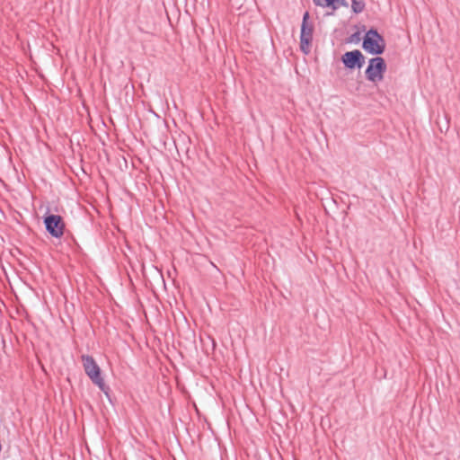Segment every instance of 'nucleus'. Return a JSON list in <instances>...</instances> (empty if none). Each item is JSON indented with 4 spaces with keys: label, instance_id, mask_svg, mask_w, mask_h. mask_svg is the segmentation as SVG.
Returning a JSON list of instances; mask_svg holds the SVG:
<instances>
[{
    "label": "nucleus",
    "instance_id": "obj_1",
    "mask_svg": "<svg viewBox=\"0 0 460 460\" xmlns=\"http://www.w3.org/2000/svg\"><path fill=\"white\" fill-rule=\"evenodd\" d=\"M81 359L85 374L91 381L103 392L106 397L111 401L110 392L111 388L105 384L102 376L101 367L96 363L93 356L82 355Z\"/></svg>",
    "mask_w": 460,
    "mask_h": 460
},
{
    "label": "nucleus",
    "instance_id": "obj_2",
    "mask_svg": "<svg viewBox=\"0 0 460 460\" xmlns=\"http://www.w3.org/2000/svg\"><path fill=\"white\" fill-rule=\"evenodd\" d=\"M362 49L368 54L379 56L385 50V40L376 28H370L363 38Z\"/></svg>",
    "mask_w": 460,
    "mask_h": 460
},
{
    "label": "nucleus",
    "instance_id": "obj_3",
    "mask_svg": "<svg viewBox=\"0 0 460 460\" xmlns=\"http://www.w3.org/2000/svg\"><path fill=\"white\" fill-rule=\"evenodd\" d=\"M386 69L385 60L382 57L376 56L368 60V65L365 70L366 79L372 83L381 82Z\"/></svg>",
    "mask_w": 460,
    "mask_h": 460
},
{
    "label": "nucleus",
    "instance_id": "obj_4",
    "mask_svg": "<svg viewBox=\"0 0 460 460\" xmlns=\"http://www.w3.org/2000/svg\"><path fill=\"white\" fill-rule=\"evenodd\" d=\"M314 30V23L310 22V14L309 12L306 11L303 14L300 30V49L305 55L309 54L311 51Z\"/></svg>",
    "mask_w": 460,
    "mask_h": 460
},
{
    "label": "nucleus",
    "instance_id": "obj_5",
    "mask_svg": "<svg viewBox=\"0 0 460 460\" xmlns=\"http://www.w3.org/2000/svg\"><path fill=\"white\" fill-rule=\"evenodd\" d=\"M42 219L45 229L51 237L58 239L64 235L66 224L60 215L50 214L48 210Z\"/></svg>",
    "mask_w": 460,
    "mask_h": 460
},
{
    "label": "nucleus",
    "instance_id": "obj_6",
    "mask_svg": "<svg viewBox=\"0 0 460 460\" xmlns=\"http://www.w3.org/2000/svg\"><path fill=\"white\" fill-rule=\"evenodd\" d=\"M341 60L346 69H360L366 62V58L358 49L345 52Z\"/></svg>",
    "mask_w": 460,
    "mask_h": 460
},
{
    "label": "nucleus",
    "instance_id": "obj_7",
    "mask_svg": "<svg viewBox=\"0 0 460 460\" xmlns=\"http://www.w3.org/2000/svg\"><path fill=\"white\" fill-rule=\"evenodd\" d=\"M314 4L321 7H331L332 10L338 9V0H313Z\"/></svg>",
    "mask_w": 460,
    "mask_h": 460
},
{
    "label": "nucleus",
    "instance_id": "obj_8",
    "mask_svg": "<svg viewBox=\"0 0 460 460\" xmlns=\"http://www.w3.org/2000/svg\"><path fill=\"white\" fill-rule=\"evenodd\" d=\"M366 7V3L364 0H352L351 1V9L355 13H360L364 11Z\"/></svg>",
    "mask_w": 460,
    "mask_h": 460
},
{
    "label": "nucleus",
    "instance_id": "obj_9",
    "mask_svg": "<svg viewBox=\"0 0 460 460\" xmlns=\"http://www.w3.org/2000/svg\"><path fill=\"white\" fill-rule=\"evenodd\" d=\"M361 40L360 31H357L352 33L349 38H347V43H358Z\"/></svg>",
    "mask_w": 460,
    "mask_h": 460
},
{
    "label": "nucleus",
    "instance_id": "obj_10",
    "mask_svg": "<svg viewBox=\"0 0 460 460\" xmlns=\"http://www.w3.org/2000/svg\"><path fill=\"white\" fill-rule=\"evenodd\" d=\"M337 4H338V7L340 5H341V6H348V3L345 0H338Z\"/></svg>",
    "mask_w": 460,
    "mask_h": 460
}]
</instances>
